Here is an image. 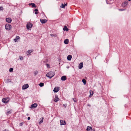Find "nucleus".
I'll use <instances>...</instances> for the list:
<instances>
[{
    "instance_id": "1",
    "label": "nucleus",
    "mask_w": 131,
    "mask_h": 131,
    "mask_svg": "<svg viewBox=\"0 0 131 131\" xmlns=\"http://www.w3.org/2000/svg\"><path fill=\"white\" fill-rule=\"evenodd\" d=\"M55 75V73L52 71H50L46 75V76L47 77L49 78L50 79L52 78Z\"/></svg>"
},
{
    "instance_id": "2",
    "label": "nucleus",
    "mask_w": 131,
    "mask_h": 131,
    "mask_svg": "<svg viewBox=\"0 0 131 131\" xmlns=\"http://www.w3.org/2000/svg\"><path fill=\"white\" fill-rule=\"evenodd\" d=\"M5 29L7 30H9L12 29V26L10 25L7 24L5 26Z\"/></svg>"
},
{
    "instance_id": "3",
    "label": "nucleus",
    "mask_w": 131,
    "mask_h": 131,
    "mask_svg": "<svg viewBox=\"0 0 131 131\" xmlns=\"http://www.w3.org/2000/svg\"><path fill=\"white\" fill-rule=\"evenodd\" d=\"M9 100V98L6 97L3 98L2 100V101L4 103H6L8 102Z\"/></svg>"
},
{
    "instance_id": "4",
    "label": "nucleus",
    "mask_w": 131,
    "mask_h": 131,
    "mask_svg": "<svg viewBox=\"0 0 131 131\" xmlns=\"http://www.w3.org/2000/svg\"><path fill=\"white\" fill-rule=\"evenodd\" d=\"M32 24L30 23H28L27 24L26 27L28 29H29V28H31L32 27Z\"/></svg>"
},
{
    "instance_id": "5",
    "label": "nucleus",
    "mask_w": 131,
    "mask_h": 131,
    "mask_svg": "<svg viewBox=\"0 0 131 131\" xmlns=\"http://www.w3.org/2000/svg\"><path fill=\"white\" fill-rule=\"evenodd\" d=\"M59 98L58 97V96L57 95H56L54 99V101L55 102H57L59 101Z\"/></svg>"
},
{
    "instance_id": "6",
    "label": "nucleus",
    "mask_w": 131,
    "mask_h": 131,
    "mask_svg": "<svg viewBox=\"0 0 131 131\" xmlns=\"http://www.w3.org/2000/svg\"><path fill=\"white\" fill-rule=\"evenodd\" d=\"M29 87V85L28 84H24L23 86L22 87V89L23 90H25L27 88H28Z\"/></svg>"
},
{
    "instance_id": "7",
    "label": "nucleus",
    "mask_w": 131,
    "mask_h": 131,
    "mask_svg": "<svg viewBox=\"0 0 131 131\" xmlns=\"http://www.w3.org/2000/svg\"><path fill=\"white\" fill-rule=\"evenodd\" d=\"M37 103H34L33 104H32L30 107V108H36L37 106Z\"/></svg>"
},
{
    "instance_id": "8",
    "label": "nucleus",
    "mask_w": 131,
    "mask_h": 131,
    "mask_svg": "<svg viewBox=\"0 0 131 131\" xmlns=\"http://www.w3.org/2000/svg\"><path fill=\"white\" fill-rule=\"evenodd\" d=\"M66 124V123L65 121L60 120V125H65Z\"/></svg>"
},
{
    "instance_id": "9",
    "label": "nucleus",
    "mask_w": 131,
    "mask_h": 131,
    "mask_svg": "<svg viewBox=\"0 0 131 131\" xmlns=\"http://www.w3.org/2000/svg\"><path fill=\"white\" fill-rule=\"evenodd\" d=\"M59 90V88L58 87H55L53 90L54 92H57Z\"/></svg>"
},
{
    "instance_id": "10",
    "label": "nucleus",
    "mask_w": 131,
    "mask_h": 131,
    "mask_svg": "<svg viewBox=\"0 0 131 131\" xmlns=\"http://www.w3.org/2000/svg\"><path fill=\"white\" fill-rule=\"evenodd\" d=\"M128 4V2L127 1H125L124 3H123L122 6L124 7H126Z\"/></svg>"
},
{
    "instance_id": "11",
    "label": "nucleus",
    "mask_w": 131,
    "mask_h": 131,
    "mask_svg": "<svg viewBox=\"0 0 131 131\" xmlns=\"http://www.w3.org/2000/svg\"><path fill=\"white\" fill-rule=\"evenodd\" d=\"M6 20L7 22L9 23H10L12 21L11 19L10 18H6Z\"/></svg>"
},
{
    "instance_id": "12",
    "label": "nucleus",
    "mask_w": 131,
    "mask_h": 131,
    "mask_svg": "<svg viewBox=\"0 0 131 131\" xmlns=\"http://www.w3.org/2000/svg\"><path fill=\"white\" fill-rule=\"evenodd\" d=\"M33 51V50H28L27 51L26 54L27 55H29L30 54V53L32 52Z\"/></svg>"
},
{
    "instance_id": "13",
    "label": "nucleus",
    "mask_w": 131,
    "mask_h": 131,
    "mask_svg": "<svg viewBox=\"0 0 131 131\" xmlns=\"http://www.w3.org/2000/svg\"><path fill=\"white\" fill-rule=\"evenodd\" d=\"M83 63L81 62L79 65V69H81L83 67Z\"/></svg>"
},
{
    "instance_id": "14",
    "label": "nucleus",
    "mask_w": 131,
    "mask_h": 131,
    "mask_svg": "<svg viewBox=\"0 0 131 131\" xmlns=\"http://www.w3.org/2000/svg\"><path fill=\"white\" fill-rule=\"evenodd\" d=\"M67 79V77L65 76H63L61 78V80L62 81H65Z\"/></svg>"
},
{
    "instance_id": "15",
    "label": "nucleus",
    "mask_w": 131,
    "mask_h": 131,
    "mask_svg": "<svg viewBox=\"0 0 131 131\" xmlns=\"http://www.w3.org/2000/svg\"><path fill=\"white\" fill-rule=\"evenodd\" d=\"M40 21L42 24L45 23L47 22V20L45 19H40Z\"/></svg>"
},
{
    "instance_id": "16",
    "label": "nucleus",
    "mask_w": 131,
    "mask_h": 131,
    "mask_svg": "<svg viewBox=\"0 0 131 131\" xmlns=\"http://www.w3.org/2000/svg\"><path fill=\"white\" fill-rule=\"evenodd\" d=\"M20 38V37L19 36H17L16 38L14 39V41L16 42L18 41V40Z\"/></svg>"
},
{
    "instance_id": "17",
    "label": "nucleus",
    "mask_w": 131,
    "mask_h": 131,
    "mask_svg": "<svg viewBox=\"0 0 131 131\" xmlns=\"http://www.w3.org/2000/svg\"><path fill=\"white\" fill-rule=\"evenodd\" d=\"M72 57V56L71 55H68L67 57V59L68 60L70 61L71 60Z\"/></svg>"
},
{
    "instance_id": "18",
    "label": "nucleus",
    "mask_w": 131,
    "mask_h": 131,
    "mask_svg": "<svg viewBox=\"0 0 131 131\" xmlns=\"http://www.w3.org/2000/svg\"><path fill=\"white\" fill-rule=\"evenodd\" d=\"M63 30L64 31H68L69 30L66 26H65L63 28Z\"/></svg>"
},
{
    "instance_id": "19",
    "label": "nucleus",
    "mask_w": 131,
    "mask_h": 131,
    "mask_svg": "<svg viewBox=\"0 0 131 131\" xmlns=\"http://www.w3.org/2000/svg\"><path fill=\"white\" fill-rule=\"evenodd\" d=\"M69 40L68 39H66L64 41V43L66 44H67L68 43Z\"/></svg>"
},
{
    "instance_id": "20",
    "label": "nucleus",
    "mask_w": 131,
    "mask_h": 131,
    "mask_svg": "<svg viewBox=\"0 0 131 131\" xmlns=\"http://www.w3.org/2000/svg\"><path fill=\"white\" fill-rule=\"evenodd\" d=\"M67 5V4H62L60 6V7L63 8H64L65 6H66Z\"/></svg>"
},
{
    "instance_id": "21",
    "label": "nucleus",
    "mask_w": 131,
    "mask_h": 131,
    "mask_svg": "<svg viewBox=\"0 0 131 131\" xmlns=\"http://www.w3.org/2000/svg\"><path fill=\"white\" fill-rule=\"evenodd\" d=\"M89 92L90 93V94L89 96L90 97H91L92 96L93 94V91L92 90H90Z\"/></svg>"
},
{
    "instance_id": "22",
    "label": "nucleus",
    "mask_w": 131,
    "mask_h": 131,
    "mask_svg": "<svg viewBox=\"0 0 131 131\" xmlns=\"http://www.w3.org/2000/svg\"><path fill=\"white\" fill-rule=\"evenodd\" d=\"M11 113L10 111L8 110H7V111L6 112V113L7 115H8L9 114H10Z\"/></svg>"
},
{
    "instance_id": "23",
    "label": "nucleus",
    "mask_w": 131,
    "mask_h": 131,
    "mask_svg": "<svg viewBox=\"0 0 131 131\" xmlns=\"http://www.w3.org/2000/svg\"><path fill=\"white\" fill-rule=\"evenodd\" d=\"M82 82L85 85L86 83V81L84 79H83L82 80Z\"/></svg>"
},
{
    "instance_id": "24",
    "label": "nucleus",
    "mask_w": 131,
    "mask_h": 131,
    "mask_svg": "<svg viewBox=\"0 0 131 131\" xmlns=\"http://www.w3.org/2000/svg\"><path fill=\"white\" fill-rule=\"evenodd\" d=\"M31 4L32 5V7H36V5L35 4L33 3H31Z\"/></svg>"
},
{
    "instance_id": "25",
    "label": "nucleus",
    "mask_w": 131,
    "mask_h": 131,
    "mask_svg": "<svg viewBox=\"0 0 131 131\" xmlns=\"http://www.w3.org/2000/svg\"><path fill=\"white\" fill-rule=\"evenodd\" d=\"M34 11L35 12V14H37L38 13V12H37L38 11V9H35Z\"/></svg>"
},
{
    "instance_id": "26",
    "label": "nucleus",
    "mask_w": 131,
    "mask_h": 131,
    "mask_svg": "<svg viewBox=\"0 0 131 131\" xmlns=\"http://www.w3.org/2000/svg\"><path fill=\"white\" fill-rule=\"evenodd\" d=\"M44 83H40L39 84V85L40 87H42L44 86Z\"/></svg>"
},
{
    "instance_id": "27",
    "label": "nucleus",
    "mask_w": 131,
    "mask_h": 131,
    "mask_svg": "<svg viewBox=\"0 0 131 131\" xmlns=\"http://www.w3.org/2000/svg\"><path fill=\"white\" fill-rule=\"evenodd\" d=\"M38 73V71H36L34 72V75H36Z\"/></svg>"
},
{
    "instance_id": "28",
    "label": "nucleus",
    "mask_w": 131,
    "mask_h": 131,
    "mask_svg": "<svg viewBox=\"0 0 131 131\" xmlns=\"http://www.w3.org/2000/svg\"><path fill=\"white\" fill-rule=\"evenodd\" d=\"M50 35L52 37H57V35L55 34H50Z\"/></svg>"
},
{
    "instance_id": "29",
    "label": "nucleus",
    "mask_w": 131,
    "mask_h": 131,
    "mask_svg": "<svg viewBox=\"0 0 131 131\" xmlns=\"http://www.w3.org/2000/svg\"><path fill=\"white\" fill-rule=\"evenodd\" d=\"M19 58L20 60H22L23 59V57L21 56H19Z\"/></svg>"
},
{
    "instance_id": "30",
    "label": "nucleus",
    "mask_w": 131,
    "mask_h": 131,
    "mask_svg": "<svg viewBox=\"0 0 131 131\" xmlns=\"http://www.w3.org/2000/svg\"><path fill=\"white\" fill-rule=\"evenodd\" d=\"M13 69L12 68H10L9 69V71L10 72H12L13 71Z\"/></svg>"
},
{
    "instance_id": "31",
    "label": "nucleus",
    "mask_w": 131,
    "mask_h": 131,
    "mask_svg": "<svg viewBox=\"0 0 131 131\" xmlns=\"http://www.w3.org/2000/svg\"><path fill=\"white\" fill-rule=\"evenodd\" d=\"M43 118L42 119H41L39 122V123L40 124L41 123H42L43 122Z\"/></svg>"
},
{
    "instance_id": "32",
    "label": "nucleus",
    "mask_w": 131,
    "mask_h": 131,
    "mask_svg": "<svg viewBox=\"0 0 131 131\" xmlns=\"http://www.w3.org/2000/svg\"><path fill=\"white\" fill-rule=\"evenodd\" d=\"M3 10V7L1 6L0 7V10Z\"/></svg>"
},
{
    "instance_id": "33",
    "label": "nucleus",
    "mask_w": 131,
    "mask_h": 131,
    "mask_svg": "<svg viewBox=\"0 0 131 131\" xmlns=\"http://www.w3.org/2000/svg\"><path fill=\"white\" fill-rule=\"evenodd\" d=\"M74 102H77V100L75 98H73V99Z\"/></svg>"
},
{
    "instance_id": "34",
    "label": "nucleus",
    "mask_w": 131,
    "mask_h": 131,
    "mask_svg": "<svg viewBox=\"0 0 131 131\" xmlns=\"http://www.w3.org/2000/svg\"><path fill=\"white\" fill-rule=\"evenodd\" d=\"M24 123H21L19 124V125L20 126H22L23 124Z\"/></svg>"
},
{
    "instance_id": "35",
    "label": "nucleus",
    "mask_w": 131,
    "mask_h": 131,
    "mask_svg": "<svg viewBox=\"0 0 131 131\" xmlns=\"http://www.w3.org/2000/svg\"><path fill=\"white\" fill-rule=\"evenodd\" d=\"M119 10L120 11H123L125 10L124 9H119Z\"/></svg>"
},
{
    "instance_id": "36",
    "label": "nucleus",
    "mask_w": 131,
    "mask_h": 131,
    "mask_svg": "<svg viewBox=\"0 0 131 131\" xmlns=\"http://www.w3.org/2000/svg\"><path fill=\"white\" fill-rule=\"evenodd\" d=\"M46 65L47 67V68L49 67L50 66L49 64H46Z\"/></svg>"
},
{
    "instance_id": "37",
    "label": "nucleus",
    "mask_w": 131,
    "mask_h": 131,
    "mask_svg": "<svg viewBox=\"0 0 131 131\" xmlns=\"http://www.w3.org/2000/svg\"><path fill=\"white\" fill-rule=\"evenodd\" d=\"M30 119V117H28V118H27V119L28 120H29Z\"/></svg>"
},
{
    "instance_id": "38",
    "label": "nucleus",
    "mask_w": 131,
    "mask_h": 131,
    "mask_svg": "<svg viewBox=\"0 0 131 131\" xmlns=\"http://www.w3.org/2000/svg\"><path fill=\"white\" fill-rule=\"evenodd\" d=\"M3 131H9L8 130L5 129V130H4Z\"/></svg>"
},
{
    "instance_id": "39",
    "label": "nucleus",
    "mask_w": 131,
    "mask_h": 131,
    "mask_svg": "<svg viewBox=\"0 0 131 131\" xmlns=\"http://www.w3.org/2000/svg\"><path fill=\"white\" fill-rule=\"evenodd\" d=\"M87 105L88 106H91L90 105V104H88Z\"/></svg>"
},
{
    "instance_id": "40",
    "label": "nucleus",
    "mask_w": 131,
    "mask_h": 131,
    "mask_svg": "<svg viewBox=\"0 0 131 131\" xmlns=\"http://www.w3.org/2000/svg\"><path fill=\"white\" fill-rule=\"evenodd\" d=\"M31 5V3H29V5H30H30Z\"/></svg>"
},
{
    "instance_id": "41",
    "label": "nucleus",
    "mask_w": 131,
    "mask_h": 131,
    "mask_svg": "<svg viewBox=\"0 0 131 131\" xmlns=\"http://www.w3.org/2000/svg\"><path fill=\"white\" fill-rule=\"evenodd\" d=\"M67 68H68V69L69 68V66H67Z\"/></svg>"
},
{
    "instance_id": "42",
    "label": "nucleus",
    "mask_w": 131,
    "mask_h": 131,
    "mask_svg": "<svg viewBox=\"0 0 131 131\" xmlns=\"http://www.w3.org/2000/svg\"><path fill=\"white\" fill-rule=\"evenodd\" d=\"M106 3H107V4H108V3H107V0H106Z\"/></svg>"
}]
</instances>
